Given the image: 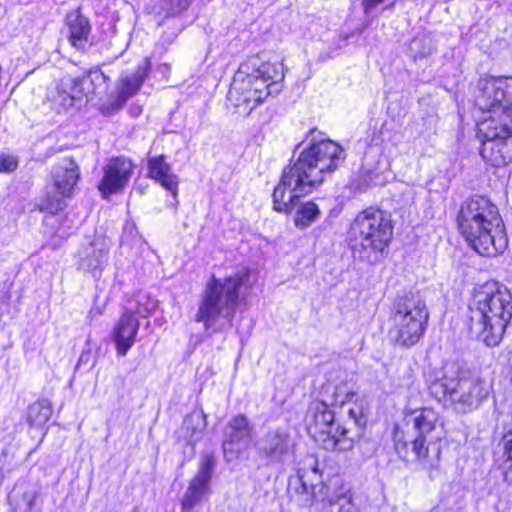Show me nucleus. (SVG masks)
<instances>
[{"label": "nucleus", "instance_id": "nucleus-1", "mask_svg": "<svg viewBox=\"0 0 512 512\" xmlns=\"http://www.w3.org/2000/svg\"><path fill=\"white\" fill-rule=\"evenodd\" d=\"M321 400L312 401L305 416L309 435L326 450L349 451L355 440L348 430L335 423L330 406L342 405L352 397V387L346 375H331L321 388Z\"/></svg>", "mask_w": 512, "mask_h": 512}, {"label": "nucleus", "instance_id": "nucleus-2", "mask_svg": "<svg viewBox=\"0 0 512 512\" xmlns=\"http://www.w3.org/2000/svg\"><path fill=\"white\" fill-rule=\"evenodd\" d=\"M250 278V270L241 268L229 276H212L207 281L194 320L202 323L209 335L226 332L232 327L240 292L252 286Z\"/></svg>", "mask_w": 512, "mask_h": 512}, {"label": "nucleus", "instance_id": "nucleus-3", "mask_svg": "<svg viewBox=\"0 0 512 512\" xmlns=\"http://www.w3.org/2000/svg\"><path fill=\"white\" fill-rule=\"evenodd\" d=\"M460 233L480 255L495 257L508 247V237L498 207L476 196L462 203L457 215Z\"/></svg>", "mask_w": 512, "mask_h": 512}, {"label": "nucleus", "instance_id": "nucleus-4", "mask_svg": "<svg viewBox=\"0 0 512 512\" xmlns=\"http://www.w3.org/2000/svg\"><path fill=\"white\" fill-rule=\"evenodd\" d=\"M284 67L280 62H265L252 56L242 62L234 74L227 100L242 116H248L258 105L281 90Z\"/></svg>", "mask_w": 512, "mask_h": 512}, {"label": "nucleus", "instance_id": "nucleus-5", "mask_svg": "<svg viewBox=\"0 0 512 512\" xmlns=\"http://www.w3.org/2000/svg\"><path fill=\"white\" fill-rule=\"evenodd\" d=\"M443 438V422L431 408L407 407L401 423L395 425L393 435L396 450L400 452L410 443L416 459L427 470L438 467L441 454L439 442Z\"/></svg>", "mask_w": 512, "mask_h": 512}, {"label": "nucleus", "instance_id": "nucleus-6", "mask_svg": "<svg viewBox=\"0 0 512 512\" xmlns=\"http://www.w3.org/2000/svg\"><path fill=\"white\" fill-rule=\"evenodd\" d=\"M345 150L335 141L311 130L307 144L293 165L284 169L282 178L298 190L313 191L344 161Z\"/></svg>", "mask_w": 512, "mask_h": 512}, {"label": "nucleus", "instance_id": "nucleus-7", "mask_svg": "<svg viewBox=\"0 0 512 512\" xmlns=\"http://www.w3.org/2000/svg\"><path fill=\"white\" fill-rule=\"evenodd\" d=\"M512 318V294L496 283H487L476 290L469 304L471 334L487 346L499 344Z\"/></svg>", "mask_w": 512, "mask_h": 512}, {"label": "nucleus", "instance_id": "nucleus-8", "mask_svg": "<svg viewBox=\"0 0 512 512\" xmlns=\"http://www.w3.org/2000/svg\"><path fill=\"white\" fill-rule=\"evenodd\" d=\"M475 105L483 113L477 121V138L512 134V79L482 78L478 82Z\"/></svg>", "mask_w": 512, "mask_h": 512}, {"label": "nucleus", "instance_id": "nucleus-9", "mask_svg": "<svg viewBox=\"0 0 512 512\" xmlns=\"http://www.w3.org/2000/svg\"><path fill=\"white\" fill-rule=\"evenodd\" d=\"M428 388L440 402H450L462 412L477 408L489 395L491 384L478 377L466 378L461 366L447 362L427 378Z\"/></svg>", "mask_w": 512, "mask_h": 512}, {"label": "nucleus", "instance_id": "nucleus-10", "mask_svg": "<svg viewBox=\"0 0 512 512\" xmlns=\"http://www.w3.org/2000/svg\"><path fill=\"white\" fill-rule=\"evenodd\" d=\"M393 237L389 216L374 208L357 214L349 230V244L355 257L367 262L379 260Z\"/></svg>", "mask_w": 512, "mask_h": 512}, {"label": "nucleus", "instance_id": "nucleus-11", "mask_svg": "<svg viewBox=\"0 0 512 512\" xmlns=\"http://www.w3.org/2000/svg\"><path fill=\"white\" fill-rule=\"evenodd\" d=\"M428 319L426 302L419 293L410 292L398 297L390 315V340L403 347L415 345L423 337Z\"/></svg>", "mask_w": 512, "mask_h": 512}, {"label": "nucleus", "instance_id": "nucleus-12", "mask_svg": "<svg viewBox=\"0 0 512 512\" xmlns=\"http://www.w3.org/2000/svg\"><path fill=\"white\" fill-rule=\"evenodd\" d=\"M281 177L280 182L273 192L274 210L291 214L296 228L306 229L320 217L321 211L313 201H300V197L310 194L312 191L298 190L294 184Z\"/></svg>", "mask_w": 512, "mask_h": 512}, {"label": "nucleus", "instance_id": "nucleus-13", "mask_svg": "<svg viewBox=\"0 0 512 512\" xmlns=\"http://www.w3.org/2000/svg\"><path fill=\"white\" fill-rule=\"evenodd\" d=\"M215 470V460L211 455H204L199 464L196 475L190 480L189 485L181 499V509L190 512L203 499L211 493V480Z\"/></svg>", "mask_w": 512, "mask_h": 512}, {"label": "nucleus", "instance_id": "nucleus-14", "mask_svg": "<svg viewBox=\"0 0 512 512\" xmlns=\"http://www.w3.org/2000/svg\"><path fill=\"white\" fill-rule=\"evenodd\" d=\"M135 165L126 157L110 158L103 167V177L98 189L103 198L122 192L128 185Z\"/></svg>", "mask_w": 512, "mask_h": 512}, {"label": "nucleus", "instance_id": "nucleus-15", "mask_svg": "<svg viewBox=\"0 0 512 512\" xmlns=\"http://www.w3.org/2000/svg\"><path fill=\"white\" fill-rule=\"evenodd\" d=\"M251 425L246 416L233 417L224 430L223 451L228 461L237 457L247 446L251 435Z\"/></svg>", "mask_w": 512, "mask_h": 512}, {"label": "nucleus", "instance_id": "nucleus-16", "mask_svg": "<svg viewBox=\"0 0 512 512\" xmlns=\"http://www.w3.org/2000/svg\"><path fill=\"white\" fill-rule=\"evenodd\" d=\"M146 77V69L139 68L135 73L121 78L117 86L116 97L100 107L104 115H110L119 111L125 103L133 97L142 86Z\"/></svg>", "mask_w": 512, "mask_h": 512}, {"label": "nucleus", "instance_id": "nucleus-17", "mask_svg": "<svg viewBox=\"0 0 512 512\" xmlns=\"http://www.w3.org/2000/svg\"><path fill=\"white\" fill-rule=\"evenodd\" d=\"M139 319L132 312H125L116 322L111 338L119 356H125L136 341L139 330Z\"/></svg>", "mask_w": 512, "mask_h": 512}, {"label": "nucleus", "instance_id": "nucleus-18", "mask_svg": "<svg viewBox=\"0 0 512 512\" xmlns=\"http://www.w3.org/2000/svg\"><path fill=\"white\" fill-rule=\"evenodd\" d=\"M482 158L494 167L512 162V134L495 138L480 139Z\"/></svg>", "mask_w": 512, "mask_h": 512}, {"label": "nucleus", "instance_id": "nucleus-19", "mask_svg": "<svg viewBox=\"0 0 512 512\" xmlns=\"http://www.w3.org/2000/svg\"><path fill=\"white\" fill-rule=\"evenodd\" d=\"M40 488L37 484L19 480L8 496V503L13 512H33Z\"/></svg>", "mask_w": 512, "mask_h": 512}, {"label": "nucleus", "instance_id": "nucleus-20", "mask_svg": "<svg viewBox=\"0 0 512 512\" xmlns=\"http://www.w3.org/2000/svg\"><path fill=\"white\" fill-rule=\"evenodd\" d=\"M288 451L289 438L283 431H270L259 442L260 455L267 459L269 463L281 462Z\"/></svg>", "mask_w": 512, "mask_h": 512}, {"label": "nucleus", "instance_id": "nucleus-21", "mask_svg": "<svg viewBox=\"0 0 512 512\" xmlns=\"http://www.w3.org/2000/svg\"><path fill=\"white\" fill-rule=\"evenodd\" d=\"M57 191L64 197H70L80 178V171L72 159H64L53 174Z\"/></svg>", "mask_w": 512, "mask_h": 512}, {"label": "nucleus", "instance_id": "nucleus-22", "mask_svg": "<svg viewBox=\"0 0 512 512\" xmlns=\"http://www.w3.org/2000/svg\"><path fill=\"white\" fill-rule=\"evenodd\" d=\"M148 167L149 176L176 197L179 183L178 177L172 173L171 167L165 162L164 157L158 156L151 158Z\"/></svg>", "mask_w": 512, "mask_h": 512}, {"label": "nucleus", "instance_id": "nucleus-23", "mask_svg": "<svg viewBox=\"0 0 512 512\" xmlns=\"http://www.w3.org/2000/svg\"><path fill=\"white\" fill-rule=\"evenodd\" d=\"M107 80L108 77L100 69L94 68L82 77L72 79V84L75 85L77 94L83 97L106 89Z\"/></svg>", "mask_w": 512, "mask_h": 512}, {"label": "nucleus", "instance_id": "nucleus-24", "mask_svg": "<svg viewBox=\"0 0 512 512\" xmlns=\"http://www.w3.org/2000/svg\"><path fill=\"white\" fill-rule=\"evenodd\" d=\"M320 512H359L350 489L340 488L323 500Z\"/></svg>", "mask_w": 512, "mask_h": 512}, {"label": "nucleus", "instance_id": "nucleus-25", "mask_svg": "<svg viewBox=\"0 0 512 512\" xmlns=\"http://www.w3.org/2000/svg\"><path fill=\"white\" fill-rule=\"evenodd\" d=\"M336 375L344 376L346 375L347 381L350 383L351 387L353 388V384L351 383V380L348 379V374L345 372H338ZM352 397H349L346 399L345 403L340 405L348 406L347 413L351 420L354 421V423L359 426L363 427L366 424L367 415H368V403L363 398L358 396L353 390H352Z\"/></svg>", "mask_w": 512, "mask_h": 512}, {"label": "nucleus", "instance_id": "nucleus-26", "mask_svg": "<svg viewBox=\"0 0 512 512\" xmlns=\"http://www.w3.org/2000/svg\"><path fill=\"white\" fill-rule=\"evenodd\" d=\"M69 27V41L73 47L82 49L90 33V25L87 18L79 14H71L67 18Z\"/></svg>", "mask_w": 512, "mask_h": 512}, {"label": "nucleus", "instance_id": "nucleus-27", "mask_svg": "<svg viewBox=\"0 0 512 512\" xmlns=\"http://www.w3.org/2000/svg\"><path fill=\"white\" fill-rule=\"evenodd\" d=\"M106 262V253L90 245L81 254L78 263L79 269L91 273L94 277L100 275Z\"/></svg>", "mask_w": 512, "mask_h": 512}, {"label": "nucleus", "instance_id": "nucleus-28", "mask_svg": "<svg viewBox=\"0 0 512 512\" xmlns=\"http://www.w3.org/2000/svg\"><path fill=\"white\" fill-rule=\"evenodd\" d=\"M80 98L81 96L77 94L76 87L72 84L71 79L57 87L53 102L57 108L66 110L74 105L75 100Z\"/></svg>", "mask_w": 512, "mask_h": 512}, {"label": "nucleus", "instance_id": "nucleus-29", "mask_svg": "<svg viewBox=\"0 0 512 512\" xmlns=\"http://www.w3.org/2000/svg\"><path fill=\"white\" fill-rule=\"evenodd\" d=\"M52 408L47 400H40L29 406L28 422L31 426L41 427L48 422Z\"/></svg>", "mask_w": 512, "mask_h": 512}, {"label": "nucleus", "instance_id": "nucleus-30", "mask_svg": "<svg viewBox=\"0 0 512 512\" xmlns=\"http://www.w3.org/2000/svg\"><path fill=\"white\" fill-rule=\"evenodd\" d=\"M321 474L322 472L319 469L318 462L313 456H309L305 460V467L298 472L299 479L305 490H307V481H311L310 486L312 487L313 481L320 479Z\"/></svg>", "mask_w": 512, "mask_h": 512}, {"label": "nucleus", "instance_id": "nucleus-31", "mask_svg": "<svg viewBox=\"0 0 512 512\" xmlns=\"http://www.w3.org/2000/svg\"><path fill=\"white\" fill-rule=\"evenodd\" d=\"M504 461L502 469L506 481L512 483V431L504 436Z\"/></svg>", "mask_w": 512, "mask_h": 512}, {"label": "nucleus", "instance_id": "nucleus-32", "mask_svg": "<svg viewBox=\"0 0 512 512\" xmlns=\"http://www.w3.org/2000/svg\"><path fill=\"white\" fill-rule=\"evenodd\" d=\"M42 209L49 212V214L45 216L44 219V222L47 226L54 228L56 224L60 223L63 218L61 214L56 213L58 210L62 209V203L59 200H57L55 203L47 202L44 204Z\"/></svg>", "mask_w": 512, "mask_h": 512}, {"label": "nucleus", "instance_id": "nucleus-33", "mask_svg": "<svg viewBox=\"0 0 512 512\" xmlns=\"http://www.w3.org/2000/svg\"><path fill=\"white\" fill-rule=\"evenodd\" d=\"M182 430L184 431V438L191 445H195L202 437V430L194 425L191 417L184 420Z\"/></svg>", "mask_w": 512, "mask_h": 512}, {"label": "nucleus", "instance_id": "nucleus-34", "mask_svg": "<svg viewBox=\"0 0 512 512\" xmlns=\"http://www.w3.org/2000/svg\"><path fill=\"white\" fill-rule=\"evenodd\" d=\"M18 166V159L11 154L0 153V173L13 172Z\"/></svg>", "mask_w": 512, "mask_h": 512}, {"label": "nucleus", "instance_id": "nucleus-35", "mask_svg": "<svg viewBox=\"0 0 512 512\" xmlns=\"http://www.w3.org/2000/svg\"><path fill=\"white\" fill-rule=\"evenodd\" d=\"M72 228H73L72 221L65 219L64 222H61V224L55 228V232L54 233L59 238L63 239V238H66L69 235L70 230Z\"/></svg>", "mask_w": 512, "mask_h": 512}, {"label": "nucleus", "instance_id": "nucleus-36", "mask_svg": "<svg viewBox=\"0 0 512 512\" xmlns=\"http://www.w3.org/2000/svg\"><path fill=\"white\" fill-rule=\"evenodd\" d=\"M385 0H362V6L366 15L373 13L375 8Z\"/></svg>", "mask_w": 512, "mask_h": 512}]
</instances>
